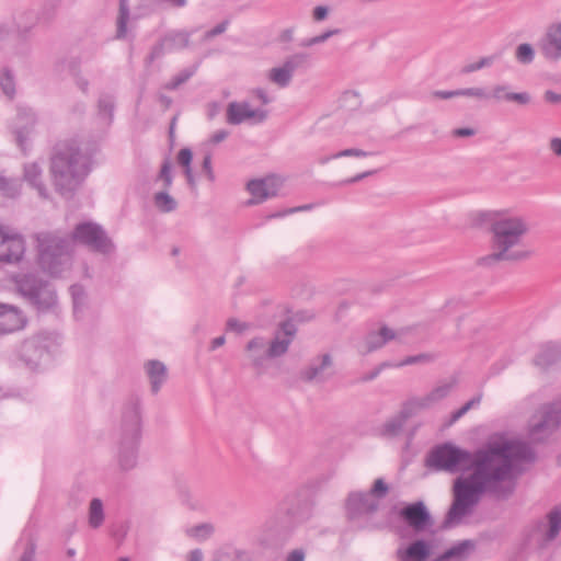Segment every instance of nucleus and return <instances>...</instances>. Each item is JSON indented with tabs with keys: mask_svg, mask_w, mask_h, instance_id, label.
Returning a JSON list of instances; mask_svg holds the SVG:
<instances>
[{
	"mask_svg": "<svg viewBox=\"0 0 561 561\" xmlns=\"http://www.w3.org/2000/svg\"><path fill=\"white\" fill-rule=\"evenodd\" d=\"M214 533V526L208 523H203L192 528L187 529V535L197 540H205L211 536Z\"/></svg>",
	"mask_w": 561,
	"mask_h": 561,
	"instance_id": "79ce46f5",
	"label": "nucleus"
},
{
	"mask_svg": "<svg viewBox=\"0 0 561 561\" xmlns=\"http://www.w3.org/2000/svg\"><path fill=\"white\" fill-rule=\"evenodd\" d=\"M146 368L150 378L151 391L157 393L167 379V367L159 360H149Z\"/></svg>",
	"mask_w": 561,
	"mask_h": 561,
	"instance_id": "c85d7f7f",
	"label": "nucleus"
},
{
	"mask_svg": "<svg viewBox=\"0 0 561 561\" xmlns=\"http://www.w3.org/2000/svg\"><path fill=\"white\" fill-rule=\"evenodd\" d=\"M297 328L291 320L280 322L278 330L275 332L274 339L271 341L266 356L276 358L285 355L296 335Z\"/></svg>",
	"mask_w": 561,
	"mask_h": 561,
	"instance_id": "4468645a",
	"label": "nucleus"
},
{
	"mask_svg": "<svg viewBox=\"0 0 561 561\" xmlns=\"http://www.w3.org/2000/svg\"><path fill=\"white\" fill-rule=\"evenodd\" d=\"M70 293L73 300L75 312H77L80 305L84 302L85 293L83 286L75 284L70 287Z\"/></svg>",
	"mask_w": 561,
	"mask_h": 561,
	"instance_id": "603ef678",
	"label": "nucleus"
},
{
	"mask_svg": "<svg viewBox=\"0 0 561 561\" xmlns=\"http://www.w3.org/2000/svg\"><path fill=\"white\" fill-rule=\"evenodd\" d=\"M192 150L188 148H183L178 153V162L184 167V169H188L192 162Z\"/></svg>",
	"mask_w": 561,
	"mask_h": 561,
	"instance_id": "680f3d73",
	"label": "nucleus"
},
{
	"mask_svg": "<svg viewBox=\"0 0 561 561\" xmlns=\"http://www.w3.org/2000/svg\"><path fill=\"white\" fill-rule=\"evenodd\" d=\"M192 33L187 31H169L163 36L162 39L167 45L168 51L181 50L186 48L190 45V38Z\"/></svg>",
	"mask_w": 561,
	"mask_h": 561,
	"instance_id": "c756f323",
	"label": "nucleus"
},
{
	"mask_svg": "<svg viewBox=\"0 0 561 561\" xmlns=\"http://www.w3.org/2000/svg\"><path fill=\"white\" fill-rule=\"evenodd\" d=\"M561 531V507H553L545 517L531 522L525 529V542L538 549L548 548Z\"/></svg>",
	"mask_w": 561,
	"mask_h": 561,
	"instance_id": "6e6552de",
	"label": "nucleus"
},
{
	"mask_svg": "<svg viewBox=\"0 0 561 561\" xmlns=\"http://www.w3.org/2000/svg\"><path fill=\"white\" fill-rule=\"evenodd\" d=\"M495 59H496L495 56L482 57L479 61L468 64L465 67H462L461 73L468 75V73L478 71L482 68L490 67L495 61Z\"/></svg>",
	"mask_w": 561,
	"mask_h": 561,
	"instance_id": "de8ad7c7",
	"label": "nucleus"
},
{
	"mask_svg": "<svg viewBox=\"0 0 561 561\" xmlns=\"http://www.w3.org/2000/svg\"><path fill=\"white\" fill-rule=\"evenodd\" d=\"M399 515L415 533L424 531L434 524L426 505L422 501L405 505L401 508Z\"/></svg>",
	"mask_w": 561,
	"mask_h": 561,
	"instance_id": "ddd939ff",
	"label": "nucleus"
},
{
	"mask_svg": "<svg viewBox=\"0 0 561 561\" xmlns=\"http://www.w3.org/2000/svg\"><path fill=\"white\" fill-rule=\"evenodd\" d=\"M248 328L247 323L240 322L234 318H230L227 321V329L236 332H243Z\"/></svg>",
	"mask_w": 561,
	"mask_h": 561,
	"instance_id": "338daca9",
	"label": "nucleus"
},
{
	"mask_svg": "<svg viewBox=\"0 0 561 561\" xmlns=\"http://www.w3.org/2000/svg\"><path fill=\"white\" fill-rule=\"evenodd\" d=\"M456 94H458V96H472L480 100H484L489 96L483 88L458 89Z\"/></svg>",
	"mask_w": 561,
	"mask_h": 561,
	"instance_id": "864d4df0",
	"label": "nucleus"
},
{
	"mask_svg": "<svg viewBox=\"0 0 561 561\" xmlns=\"http://www.w3.org/2000/svg\"><path fill=\"white\" fill-rule=\"evenodd\" d=\"M549 149L554 156L561 158V137H553L549 141Z\"/></svg>",
	"mask_w": 561,
	"mask_h": 561,
	"instance_id": "774afa93",
	"label": "nucleus"
},
{
	"mask_svg": "<svg viewBox=\"0 0 561 561\" xmlns=\"http://www.w3.org/2000/svg\"><path fill=\"white\" fill-rule=\"evenodd\" d=\"M402 332L403 330L396 332L387 325H382L378 332H370L365 339L367 352H374L381 348L388 342L399 339Z\"/></svg>",
	"mask_w": 561,
	"mask_h": 561,
	"instance_id": "393cba45",
	"label": "nucleus"
},
{
	"mask_svg": "<svg viewBox=\"0 0 561 561\" xmlns=\"http://www.w3.org/2000/svg\"><path fill=\"white\" fill-rule=\"evenodd\" d=\"M14 283L19 295L38 312H47L56 307L58 296L49 280L27 273L16 276Z\"/></svg>",
	"mask_w": 561,
	"mask_h": 561,
	"instance_id": "0eeeda50",
	"label": "nucleus"
},
{
	"mask_svg": "<svg viewBox=\"0 0 561 561\" xmlns=\"http://www.w3.org/2000/svg\"><path fill=\"white\" fill-rule=\"evenodd\" d=\"M140 437V400L137 397H131L123 405L116 433L117 460L122 470L127 471L136 467Z\"/></svg>",
	"mask_w": 561,
	"mask_h": 561,
	"instance_id": "20e7f679",
	"label": "nucleus"
},
{
	"mask_svg": "<svg viewBox=\"0 0 561 561\" xmlns=\"http://www.w3.org/2000/svg\"><path fill=\"white\" fill-rule=\"evenodd\" d=\"M36 542L32 537L26 539L22 553L16 561H35Z\"/></svg>",
	"mask_w": 561,
	"mask_h": 561,
	"instance_id": "3c124183",
	"label": "nucleus"
},
{
	"mask_svg": "<svg viewBox=\"0 0 561 561\" xmlns=\"http://www.w3.org/2000/svg\"><path fill=\"white\" fill-rule=\"evenodd\" d=\"M39 267L53 277L60 276L71 264V245L67 237L57 232L41 231L35 234Z\"/></svg>",
	"mask_w": 561,
	"mask_h": 561,
	"instance_id": "423d86ee",
	"label": "nucleus"
},
{
	"mask_svg": "<svg viewBox=\"0 0 561 561\" xmlns=\"http://www.w3.org/2000/svg\"><path fill=\"white\" fill-rule=\"evenodd\" d=\"M474 547L472 540L459 541L433 561H466L474 550Z\"/></svg>",
	"mask_w": 561,
	"mask_h": 561,
	"instance_id": "bb28decb",
	"label": "nucleus"
},
{
	"mask_svg": "<svg viewBox=\"0 0 561 561\" xmlns=\"http://www.w3.org/2000/svg\"><path fill=\"white\" fill-rule=\"evenodd\" d=\"M70 242H78L87 245L93 251L107 254L113 251L114 245L103 228L94 222H82L75 227Z\"/></svg>",
	"mask_w": 561,
	"mask_h": 561,
	"instance_id": "9d476101",
	"label": "nucleus"
},
{
	"mask_svg": "<svg viewBox=\"0 0 561 561\" xmlns=\"http://www.w3.org/2000/svg\"><path fill=\"white\" fill-rule=\"evenodd\" d=\"M431 554V546L424 540H415L407 548L397 550L398 561H425Z\"/></svg>",
	"mask_w": 561,
	"mask_h": 561,
	"instance_id": "b1692460",
	"label": "nucleus"
},
{
	"mask_svg": "<svg viewBox=\"0 0 561 561\" xmlns=\"http://www.w3.org/2000/svg\"><path fill=\"white\" fill-rule=\"evenodd\" d=\"M416 412V409L413 407V404L410 402H405L398 415L387 421L381 430V434L386 437H396L398 436L401 431L403 430V426L405 422L414 415Z\"/></svg>",
	"mask_w": 561,
	"mask_h": 561,
	"instance_id": "4be33fe9",
	"label": "nucleus"
},
{
	"mask_svg": "<svg viewBox=\"0 0 561 561\" xmlns=\"http://www.w3.org/2000/svg\"><path fill=\"white\" fill-rule=\"evenodd\" d=\"M561 425V397L541 405L538 419L535 415L529 425V436L535 442H541Z\"/></svg>",
	"mask_w": 561,
	"mask_h": 561,
	"instance_id": "1a4fd4ad",
	"label": "nucleus"
},
{
	"mask_svg": "<svg viewBox=\"0 0 561 561\" xmlns=\"http://www.w3.org/2000/svg\"><path fill=\"white\" fill-rule=\"evenodd\" d=\"M25 242L20 234H9L0 227V262L14 264L22 260Z\"/></svg>",
	"mask_w": 561,
	"mask_h": 561,
	"instance_id": "2eb2a0df",
	"label": "nucleus"
},
{
	"mask_svg": "<svg viewBox=\"0 0 561 561\" xmlns=\"http://www.w3.org/2000/svg\"><path fill=\"white\" fill-rule=\"evenodd\" d=\"M158 178L164 182V186L168 188L172 184V173H171V163L169 160H165L160 169Z\"/></svg>",
	"mask_w": 561,
	"mask_h": 561,
	"instance_id": "6e6d98bb",
	"label": "nucleus"
},
{
	"mask_svg": "<svg viewBox=\"0 0 561 561\" xmlns=\"http://www.w3.org/2000/svg\"><path fill=\"white\" fill-rule=\"evenodd\" d=\"M104 522L103 503L100 499H93L89 508V525L96 529Z\"/></svg>",
	"mask_w": 561,
	"mask_h": 561,
	"instance_id": "f704fd0d",
	"label": "nucleus"
},
{
	"mask_svg": "<svg viewBox=\"0 0 561 561\" xmlns=\"http://www.w3.org/2000/svg\"><path fill=\"white\" fill-rule=\"evenodd\" d=\"M202 169L206 173L209 181L215 180V175H214L213 168H211V154L210 153L205 154V157L203 159Z\"/></svg>",
	"mask_w": 561,
	"mask_h": 561,
	"instance_id": "0e129e2a",
	"label": "nucleus"
},
{
	"mask_svg": "<svg viewBox=\"0 0 561 561\" xmlns=\"http://www.w3.org/2000/svg\"><path fill=\"white\" fill-rule=\"evenodd\" d=\"M194 69H184L176 76H174L170 81H168L163 88L165 90H176L180 85L184 84L190 78L194 75Z\"/></svg>",
	"mask_w": 561,
	"mask_h": 561,
	"instance_id": "37998d69",
	"label": "nucleus"
},
{
	"mask_svg": "<svg viewBox=\"0 0 561 561\" xmlns=\"http://www.w3.org/2000/svg\"><path fill=\"white\" fill-rule=\"evenodd\" d=\"M370 153L367 152V151H364L362 149H357V148H348V149H344V150H341L334 154H332V158H343V157H367L369 156Z\"/></svg>",
	"mask_w": 561,
	"mask_h": 561,
	"instance_id": "bf43d9fd",
	"label": "nucleus"
},
{
	"mask_svg": "<svg viewBox=\"0 0 561 561\" xmlns=\"http://www.w3.org/2000/svg\"><path fill=\"white\" fill-rule=\"evenodd\" d=\"M25 323L26 318L15 306L0 302V335L19 331Z\"/></svg>",
	"mask_w": 561,
	"mask_h": 561,
	"instance_id": "a211bd4d",
	"label": "nucleus"
},
{
	"mask_svg": "<svg viewBox=\"0 0 561 561\" xmlns=\"http://www.w3.org/2000/svg\"><path fill=\"white\" fill-rule=\"evenodd\" d=\"M389 364L388 363H381L378 367H376L374 370H371L370 373L368 374H365L363 375L360 378H359V381L362 382H367V381H371L374 380L375 378H377L379 376V374L381 373V370L385 368V367H388Z\"/></svg>",
	"mask_w": 561,
	"mask_h": 561,
	"instance_id": "e2e57ef3",
	"label": "nucleus"
},
{
	"mask_svg": "<svg viewBox=\"0 0 561 561\" xmlns=\"http://www.w3.org/2000/svg\"><path fill=\"white\" fill-rule=\"evenodd\" d=\"M561 359V346L556 343L542 344L534 357L535 366L542 370L556 365Z\"/></svg>",
	"mask_w": 561,
	"mask_h": 561,
	"instance_id": "5701e85b",
	"label": "nucleus"
},
{
	"mask_svg": "<svg viewBox=\"0 0 561 561\" xmlns=\"http://www.w3.org/2000/svg\"><path fill=\"white\" fill-rule=\"evenodd\" d=\"M93 165V151L77 139L58 141L50 156V176L55 191L71 198L83 184Z\"/></svg>",
	"mask_w": 561,
	"mask_h": 561,
	"instance_id": "f03ea898",
	"label": "nucleus"
},
{
	"mask_svg": "<svg viewBox=\"0 0 561 561\" xmlns=\"http://www.w3.org/2000/svg\"><path fill=\"white\" fill-rule=\"evenodd\" d=\"M481 218L490 224L494 252L479 257L478 265L491 267L501 261L519 262L530 257L531 251L514 249L529 230L524 218L510 216L505 211H485Z\"/></svg>",
	"mask_w": 561,
	"mask_h": 561,
	"instance_id": "7ed1b4c3",
	"label": "nucleus"
},
{
	"mask_svg": "<svg viewBox=\"0 0 561 561\" xmlns=\"http://www.w3.org/2000/svg\"><path fill=\"white\" fill-rule=\"evenodd\" d=\"M310 55L307 53H297L289 56L284 64L294 73L299 68L307 67L309 65Z\"/></svg>",
	"mask_w": 561,
	"mask_h": 561,
	"instance_id": "a19ab883",
	"label": "nucleus"
},
{
	"mask_svg": "<svg viewBox=\"0 0 561 561\" xmlns=\"http://www.w3.org/2000/svg\"><path fill=\"white\" fill-rule=\"evenodd\" d=\"M266 116V111L252 110L248 102H230L227 107L226 121L230 125H240L250 119L254 123H262Z\"/></svg>",
	"mask_w": 561,
	"mask_h": 561,
	"instance_id": "f3484780",
	"label": "nucleus"
},
{
	"mask_svg": "<svg viewBox=\"0 0 561 561\" xmlns=\"http://www.w3.org/2000/svg\"><path fill=\"white\" fill-rule=\"evenodd\" d=\"M280 187V182L276 176H267L264 179L251 180L247 184V188L252 198L248 201V205L261 204L264 201L275 197Z\"/></svg>",
	"mask_w": 561,
	"mask_h": 561,
	"instance_id": "dca6fc26",
	"label": "nucleus"
},
{
	"mask_svg": "<svg viewBox=\"0 0 561 561\" xmlns=\"http://www.w3.org/2000/svg\"><path fill=\"white\" fill-rule=\"evenodd\" d=\"M268 358L265 353L251 354V362L253 368L256 370L257 375L263 374L265 359Z\"/></svg>",
	"mask_w": 561,
	"mask_h": 561,
	"instance_id": "13d9d810",
	"label": "nucleus"
},
{
	"mask_svg": "<svg viewBox=\"0 0 561 561\" xmlns=\"http://www.w3.org/2000/svg\"><path fill=\"white\" fill-rule=\"evenodd\" d=\"M341 33V30L340 28H333V30H328L317 36H313L311 38H308V39H305L302 43H301V46L304 47H310V46H313V45H317V44H321V43H324L325 41H328L330 37L334 36V35H337Z\"/></svg>",
	"mask_w": 561,
	"mask_h": 561,
	"instance_id": "09e8293b",
	"label": "nucleus"
},
{
	"mask_svg": "<svg viewBox=\"0 0 561 561\" xmlns=\"http://www.w3.org/2000/svg\"><path fill=\"white\" fill-rule=\"evenodd\" d=\"M293 75L289 68L283 64L280 67H275L270 70L268 79L280 88H285L290 83Z\"/></svg>",
	"mask_w": 561,
	"mask_h": 561,
	"instance_id": "72a5a7b5",
	"label": "nucleus"
},
{
	"mask_svg": "<svg viewBox=\"0 0 561 561\" xmlns=\"http://www.w3.org/2000/svg\"><path fill=\"white\" fill-rule=\"evenodd\" d=\"M115 108V99L111 94L103 93L98 101V115L107 125L113 122Z\"/></svg>",
	"mask_w": 561,
	"mask_h": 561,
	"instance_id": "2f4dec72",
	"label": "nucleus"
},
{
	"mask_svg": "<svg viewBox=\"0 0 561 561\" xmlns=\"http://www.w3.org/2000/svg\"><path fill=\"white\" fill-rule=\"evenodd\" d=\"M482 399V394H478L468 402H466L461 408L454 411L450 415V424L457 422L460 417H462L471 408L480 404Z\"/></svg>",
	"mask_w": 561,
	"mask_h": 561,
	"instance_id": "49530a36",
	"label": "nucleus"
},
{
	"mask_svg": "<svg viewBox=\"0 0 561 561\" xmlns=\"http://www.w3.org/2000/svg\"><path fill=\"white\" fill-rule=\"evenodd\" d=\"M168 53L167 45L162 37L151 47L149 54L145 58L146 66H150L154 60L161 58Z\"/></svg>",
	"mask_w": 561,
	"mask_h": 561,
	"instance_id": "c03bdc74",
	"label": "nucleus"
},
{
	"mask_svg": "<svg viewBox=\"0 0 561 561\" xmlns=\"http://www.w3.org/2000/svg\"><path fill=\"white\" fill-rule=\"evenodd\" d=\"M312 207H313L312 204H306V205H302V206H297V207L285 209L283 211H277V213L271 214V215L267 216V218L268 219L279 218V217H284L286 215L294 214V213H297V211L310 210V209H312Z\"/></svg>",
	"mask_w": 561,
	"mask_h": 561,
	"instance_id": "4d7b16f0",
	"label": "nucleus"
},
{
	"mask_svg": "<svg viewBox=\"0 0 561 561\" xmlns=\"http://www.w3.org/2000/svg\"><path fill=\"white\" fill-rule=\"evenodd\" d=\"M541 55L549 61L561 59V21L547 25L543 35L538 42Z\"/></svg>",
	"mask_w": 561,
	"mask_h": 561,
	"instance_id": "f8f14e48",
	"label": "nucleus"
},
{
	"mask_svg": "<svg viewBox=\"0 0 561 561\" xmlns=\"http://www.w3.org/2000/svg\"><path fill=\"white\" fill-rule=\"evenodd\" d=\"M19 124L14 127L15 141L23 152L26 151L27 137L35 125L36 118L32 110H21L18 113Z\"/></svg>",
	"mask_w": 561,
	"mask_h": 561,
	"instance_id": "aec40b11",
	"label": "nucleus"
},
{
	"mask_svg": "<svg viewBox=\"0 0 561 561\" xmlns=\"http://www.w3.org/2000/svg\"><path fill=\"white\" fill-rule=\"evenodd\" d=\"M333 357L330 353H321L310 359L309 364L299 371L304 382H325L333 376Z\"/></svg>",
	"mask_w": 561,
	"mask_h": 561,
	"instance_id": "9b49d317",
	"label": "nucleus"
},
{
	"mask_svg": "<svg viewBox=\"0 0 561 561\" xmlns=\"http://www.w3.org/2000/svg\"><path fill=\"white\" fill-rule=\"evenodd\" d=\"M213 561H250V558L244 550H218Z\"/></svg>",
	"mask_w": 561,
	"mask_h": 561,
	"instance_id": "4c0bfd02",
	"label": "nucleus"
},
{
	"mask_svg": "<svg viewBox=\"0 0 561 561\" xmlns=\"http://www.w3.org/2000/svg\"><path fill=\"white\" fill-rule=\"evenodd\" d=\"M266 346V341L262 336H255L247 343L245 350L252 354L263 353Z\"/></svg>",
	"mask_w": 561,
	"mask_h": 561,
	"instance_id": "5fc2aeb1",
	"label": "nucleus"
},
{
	"mask_svg": "<svg viewBox=\"0 0 561 561\" xmlns=\"http://www.w3.org/2000/svg\"><path fill=\"white\" fill-rule=\"evenodd\" d=\"M536 458L529 444L514 440H492L470 451L450 442L434 446L425 458V466L437 472L458 473L453 483V502L443 520V528L459 525L473 512L484 494L506 500L514 492L512 472L516 462H531Z\"/></svg>",
	"mask_w": 561,
	"mask_h": 561,
	"instance_id": "f257e3e1",
	"label": "nucleus"
},
{
	"mask_svg": "<svg viewBox=\"0 0 561 561\" xmlns=\"http://www.w3.org/2000/svg\"><path fill=\"white\" fill-rule=\"evenodd\" d=\"M129 20V5L128 0H119V12L116 22L117 39H123L127 35V22Z\"/></svg>",
	"mask_w": 561,
	"mask_h": 561,
	"instance_id": "473e14b6",
	"label": "nucleus"
},
{
	"mask_svg": "<svg viewBox=\"0 0 561 561\" xmlns=\"http://www.w3.org/2000/svg\"><path fill=\"white\" fill-rule=\"evenodd\" d=\"M0 87L3 93L12 99L15 94V81L12 72L4 68L0 75Z\"/></svg>",
	"mask_w": 561,
	"mask_h": 561,
	"instance_id": "ea45409f",
	"label": "nucleus"
},
{
	"mask_svg": "<svg viewBox=\"0 0 561 561\" xmlns=\"http://www.w3.org/2000/svg\"><path fill=\"white\" fill-rule=\"evenodd\" d=\"M228 24H229L228 20H225V21L220 22L215 27H213L211 30L207 31L204 34V39L208 41V39H210V38H213V37H215L217 35L222 34L224 32H226V30L228 27Z\"/></svg>",
	"mask_w": 561,
	"mask_h": 561,
	"instance_id": "052dcab7",
	"label": "nucleus"
},
{
	"mask_svg": "<svg viewBox=\"0 0 561 561\" xmlns=\"http://www.w3.org/2000/svg\"><path fill=\"white\" fill-rule=\"evenodd\" d=\"M24 180L35 190L42 198L48 197V191L42 181V169L37 163L24 165Z\"/></svg>",
	"mask_w": 561,
	"mask_h": 561,
	"instance_id": "cd10ccee",
	"label": "nucleus"
},
{
	"mask_svg": "<svg viewBox=\"0 0 561 561\" xmlns=\"http://www.w3.org/2000/svg\"><path fill=\"white\" fill-rule=\"evenodd\" d=\"M482 399V394H478L468 402H466L461 408L454 411L450 415V424L457 422L460 417H462L471 408L480 404Z\"/></svg>",
	"mask_w": 561,
	"mask_h": 561,
	"instance_id": "a18cd8bd",
	"label": "nucleus"
},
{
	"mask_svg": "<svg viewBox=\"0 0 561 561\" xmlns=\"http://www.w3.org/2000/svg\"><path fill=\"white\" fill-rule=\"evenodd\" d=\"M434 359H435V356L433 354L422 353V354H417V355L408 356L403 360H401L399 364H397L396 366L403 367V366L420 364V363H431Z\"/></svg>",
	"mask_w": 561,
	"mask_h": 561,
	"instance_id": "8fccbe9b",
	"label": "nucleus"
},
{
	"mask_svg": "<svg viewBox=\"0 0 561 561\" xmlns=\"http://www.w3.org/2000/svg\"><path fill=\"white\" fill-rule=\"evenodd\" d=\"M46 350L36 341H26L22 346V357L30 366H37Z\"/></svg>",
	"mask_w": 561,
	"mask_h": 561,
	"instance_id": "7c9ffc66",
	"label": "nucleus"
},
{
	"mask_svg": "<svg viewBox=\"0 0 561 561\" xmlns=\"http://www.w3.org/2000/svg\"><path fill=\"white\" fill-rule=\"evenodd\" d=\"M515 58L522 65H529L535 59V49L528 43L519 44L515 50Z\"/></svg>",
	"mask_w": 561,
	"mask_h": 561,
	"instance_id": "58836bf2",
	"label": "nucleus"
},
{
	"mask_svg": "<svg viewBox=\"0 0 561 561\" xmlns=\"http://www.w3.org/2000/svg\"><path fill=\"white\" fill-rule=\"evenodd\" d=\"M456 381L451 380L449 382H444L435 388L432 389L426 396L423 398H415L410 400V402L413 404V407L416 409V411L422 409H427L432 407L433 404L442 401L445 399L455 387Z\"/></svg>",
	"mask_w": 561,
	"mask_h": 561,
	"instance_id": "412c9836",
	"label": "nucleus"
},
{
	"mask_svg": "<svg viewBox=\"0 0 561 561\" xmlns=\"http://www.w3.org/2000/svg\"><path fill=\"white\" fill-rule=\"evenodd\" d=\"M26 44L21 32L13 23L0 25V49L7 53H21Z\"/></svg>",
	"mask_w": 561,
	"mask_h": 561,
	"instance_id": "6ab92c4d",
	"label": "nucleus"
},
{
	"mask_svg": "<svg viewBox=\"0 0 561 561\" xmlns=\"http://www.w3.org/2000/svg\"><path fill=\"white\" fill-rule=\"evenodd\" d=\"M388 485L383 479L375 480L368 492L354 491L346 499L345 508L347 519L358 529H376L380 525L374 520V515L380 506V500L388 493Z\"/></svg>",
	"mask_w": 561,
	"mask_h": 561,
	"instance_id": "39448f33",
	"label": "nucleus"
},
{
	"mask_svg": "<svg viewBox=\"0 0 561 561\" xmlns=\"http://www.w3.org/2000/svg\"><path fill=\"white\" fill-rule=\"evenodd\" d=\"M491 96L495 101L512 102V103H516L517 105H520V106H526V105L530 104V102H531V95L528 92H526V91L511 92L508 90V85H506V84L494 85L492 88Z\"/></svg>",
	"mask_w": 561,
	"mask_h": 561,
	"instance_id": "a878e982",
	"label": "nucleus"
},
{
	"mask_svg": "<svg viewBox=\"0 0 561 561\" xmlns=\"http://www.w3.org/2000/svg\"><path fill=\"white\" fill-rule=\"evenodd\" d=\"M21 183L15 179H8L0 175V194L4 197L15 198L20 195Z\"/></svg>",
	"mask_w": 561,
	"mask_h": 561,
	"instance_id": "c9c22d12",
	"label": "nucleus"
},
{
	"mask_svg": "<svg viewBox=\"0 0 561 561\" xmlns=\"http://www.w3.org/2000/svg\"><path fill=\"white\" fill-rule=\"evenodd\" d=\"M329 8L325 5H318L312 11V18L314 21L320 22L328 18Z\"/></svg>",
	"mask_w": 561,
	"mask_h": 561,
	"instance_id": "69168bd1",
	"label": "nucleus"
},
{
	"mask_svg": "<svg viewBox=\"0 0 561 561\" xmlns=\"http://www.w3.org/2000/svg\"><path fill=\"white\" fill-rule=\"evenodd\" d=\"M156 207L162 213H171L176 209V201L167 192H158L153 197Z\"/></svg>",
	"mask_w": 561,
	"mask_h": 561,
	"instance_id": "e433bc0d",
	"label": "nucleus"
}]
</instances>
